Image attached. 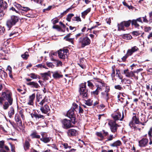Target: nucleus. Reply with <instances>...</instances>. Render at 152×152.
<instances>
[{
	"instance_id": "nucleus-1",
	"label": "nucleus",
	"mask_w": 152,
	"mask_h": 152,
	"mask_svg": "<svg viewBox=\"0 0 152 152\" xmlns=\"http://www.w3.org/2000/svg\"><path fill=\"white\" fill-rule=\"evenodd\" d=\"M86 83L81 84L79 90L80 96L84 98H86L88 96V90L86 88Z\"/></svg>"
},
{
	"instance_id": "nucleus-2",
	"label": "nucleus",
	"mask_w": 152,
	"mask_h": 152,
	"mask_svg": "<svg viewBox=\"0 0 152 152\" xmlns=\"http://www.w3.org/2000/svg\"><path fill=\"white\" fill-rule=\"evenodd\" d=\"M2 95L3 98L7 100L9 103L10 105H11L12 104L13 99L12 97L11 92L9 90L2 92Z\"/></svg>"
},
{
	"instance_id": "nucleus-3",
	"label": "nucleus",
	"mask_w": 152,
	"mask_h": 152,
	"mask_svg": "<svg viewBox=\"0 0 152 152\" xmlns=\"http://www.w3.org/2000/svg\"><path fill=\"white\" fill-rule=\"evenodd\" d=\"M78 42L82 48L90 44L91 41L87 37H81L79 39Z\"/></svg>"
},
{
	"instance_id": "nucleus-4",
	"label": "nucleus",
	"mask_w": 152,
	"mask_h": 152,
	"mask_svg": "<svg viewBox=\"0 0 152 152\" xmlns=\"http://www.w3.org/2000/svg\"><path fill=\"white\" fill-rule=\"evenodd\" d=\"M146 122H140L139 119L138 118H137L136 115L134 116L132 118V121H131L129 123V126L132 128V127H134V129H136L135 126V124H140L143 125H144Z\"/></svg>"
},
{
	"instance_id": "nucleus-5",
	"label": "nucleus",
	"mask_w": 152,
	"mask_h": 152,
	"mask_svg": "<svg viewBox=\"0 0 152 152\" xmlns=\"http://www.w3.org/2000/svg\"><path fill=\"white\" fill-rule=\"evenodd\" d=\"M18 19L17 17L15 16H11L10 19L8 20L7 22V27L10 28L12 26L14 25L18 21Z\"/></svg>"
},
{
	"instance_id": "nucleus-6",
	"label": "nucleus",
	"mask_w": 152,
	"mask_h": 152,
	"mask_svg": "<svg viewBox=\"0 0 152 152\" xmlns=\"http://www.w3.org/2000/svg\"><path fill=\"white\" fill-rule=\"evenodd\" d=\"M108 124L110 126V129L112 132L115 133L117 132V127L119 125L116 124L115 121L111 120L109 121Z\"/></svg>"
},
{
	"instance_id": "nucleus-7",
	"label": "nucleus",
	"mask_w": 152,
	"mask_h": 152,
	"mask_svg": "<svg viewBox=\"0 0 152 152\" xmlns=\"http://www.w3.org/2000/svg\"><path fill=\"white\" fill-rule=\"evenodd\" d=\"M68 52L66 49H61L58 51V56L61 59H64L66 57V55Z\"/></svg>"
},
{
	"instance_id": "nucleus-8",
	"label": "nucleus",
	"mask_w": 152,
	"mask_h": 152,
	"mask_svg": "<svg viewBox=\"0 0 152 152\" xmlns=\"http://www.w3.org/2000/svg\"><path fill=\"white\" fill-rule=\"evenodd\" d=\"M7 7V3L5 2H3V0H0V17H2L4 15L3 10Z\"/></svg>"
},
{
	"instance_id": "nucleus-9",
	"label": "nucleus",
	"mask_w": 152,
	"mask_h": 152,
	"mask_svg": "<svg viewBox=\"0 0 152 152\" xmlns=\"http://www.w3.org/2000/svg\"><path fill=\"white\" fill-rule=\"evenodd\" d=\"M148 139L143 138L139 141V146L142 148L148 146Z\"/></svg>"
},
{
	"instance_id": "nucleus-10",
	"label": "nucleus",
	"mask_w": 152,
	"mask_h": 152,
	"mask_svg": "<svg viewBox=\"0 0 152 152\" xmlns=\"http://www.w3.org/2000/svg\"><path fill=\"white\" fill-rule=\"evenodd\" d=\"M112 117L113 118L115 121L120 120L122 121L124 118V115H122V117H121V114L118 112L116 111L112 115Z\"/></svg>"
},
{
	"instance_id": "nucleus-11",
	"label": "nucleus",
	"mask_w": 152,
	"mask_h": 152,
	"mask_svg": "<svg viewBox=\"0 0 152 152\" xmlns=\"http://www.w3.org/2000/svg\"><path fill=\"white\" fill-rule=\"evenodd\" d=\"M63 127L65 129H69L72 127V124L69 120L65 119L62 121Z\"/></svg>"
},
{
	"instance_id": "nucleus-12",
	"label": "nucleus",
	"mask_w": 152,
	"mask_h": 152,
	"mask_svg": "<svg viewBox=\"0 0 152 152\" xmlns=\"http://www.w3.org/2000/svg\"><path fill=\"white\" fill-rule=\"evenodd\" d=\"M40 110L42 113L46 114L50 111L49 106L47 104L43 106H41Z\"/></svg>"
},
{
	"instance_id": "nucleus-13",
	"label": "nucleus",
	"mask_w": 152,
	"mask_h": 152,
	"mask_svg": "<svg viewBox=\"0 0 152 152\" xmlns=\"http://www.w3.org/2000/svg\"><path fill=\"white\" fill-rule=\"evenodd\" d=\"M67 134L69 136H76L78 134L77 131L75 129H71L69 130L67 132Z\"/></svg>"
},
{
	"instance_id": "nucleus-14",
	"label": "nucleus",
	"mask_w": 152,
	"mask_h": 152,
	"mask_svg": "<svg viewBox=\"0 0 152 152\" xmlns=\"http://www.w3.org/2000/svg\"><path fill=\"white\" fill-rule=\"evenodd\" d=\"M138 50V48L136 46H134L131 49H129L127 50L126 54L129 56L132 55L134 53L137 51Z\"/></svg>"
},
{
	"instance_id": "nucleus-15",
	"label": "nucleus",
	"mask_w": 152,
	"mask_h": 152,
	"mask_svg": "<svg viewBox=\"0 0 152 152\" xmlns=\"http://www.w3.org/2000/svg\"><path fill=\"white\" fill-rule=\"evenodd\" d=\"M67 116L69 118L75 119V115L74 114V110L73 109H71L69 110L67 114Z\"/></svg>"
},
{
	"instance_id": "nucleus-16",
	"label": "nucleus",
	"mask_w": 152,
	"mask_h": 152,
	"mask_svg": "<svg viewBox=\"0 0 152 152\" xmlns=\"http://www.w3.org/2000/svg\"><path fill=\"white\" fill-rule=\"evenodd\" d=\"M124 73L126 77H132L134 76V75L132 71H129L128 69H126L124 71Z\"/></svg>"
},
{
	"instance_id": "nucleus-17",
	"label": "nucleus",
	"mask_w": 152,
	"mask_h": 152,
	"mask_svg": "<svg viewBox=\"0 0 152 152\" xmlns=\"http://www.w3.org/2000/svg\"><path fill=\"white\" fill-rule=\"evenodd\" d=\"M53 74V76L55 79H58L63 76L60 72L58 71H56L54 72H52Z\"/></svg>"
},
{
	"instance_id": "nucleus-18",
	"label": "nucleus",
	"mask_w": 152,
	"mask_h": 152,
	"mask_svg": "<svg viewBox=\"0 0 152 152\" xmlns=\"http://www.w3.org/2000/svg\"><path fill=\"white\" fill-rule=\"evenodd\" d=\"M32 118L34 117L37 119H44L45 116L40 114H38L36 113H34L31 115Z\"/></svg>"
},
{
	"instance_id": "nucleus-19",
	"label": "nucleus",
	"mask_w": 152,
	"mask_h": 152,
	"mask_svg": "<svg viewBox=\"0 0 152 152\" xmlns=\"http://www.w3.org/2000/svg\"><path fill=\"white\" fill-rule=\"evenodd\" d=\"M35 94H33L29 96L28 102V104L30 105H32L33 104V101L35 98Z\"/></svg>"
},
{
	"instance_id": "nucleus-20",
	"label": "nucleus",
	"mask_w": 152,
	"mask_h": 152,
	"mask_svg": "<svg viewBox=\"0 0 152 152\" xmlns=\"http://www.w3.org/2000/svg\"><path fill=\"white\" fill-rule=\"evenodd\" d=\"M27 85L31 86L32 87L38 88L39 87L38 84L34 82H31L27 83Z\"/></svg>"
},
{
	"instance_id": "nucleus-21",
	"label": "nucleus",
	"mask_w": 152,
	"mask_h": 152,
	"mask_svg": "<svg viewBox=\"0 0 152 152\" xmlns=\"http://www.w3.org/2000/svg\"><path fill=\"white\" fill-rule=\"evenodd\" d=\"M102 97L105 99L107 102L109 99V93H107L104 92H102L101 93Z\"/></svg>"
},
{
	"instance_id": "nucleus-22",
	"label": "nucleus",
	"mask_w": 152,
	"mask_h": 152,
	"mask_svg": "<svg viewBox=\"0 0 152 152\" xmlns=\"http://www.w3.org/2000/svg\"><path fill=\"white\" fill-rule=\"evenodd\" d=\"M15 119L17 122H18L19 125L20 126L22 125V122L21 120L20 117L18 114H16L15 116Z\"/></svg>"
},
{
	"instance_id": "nucleus-23",
	"label": "nucleus",
	"mask_w": 152,
	"mask_h": 152,
	"mask_svg": "<svg viewBox=\"0 0 152 152\" xmlns=\"http://www.w3.org/2000/svg\"><path fill=\"white\" fill-rule=\"evenodd\" d=\"M4 146H5L4 141V140L0 141V152H7L4 149Z\"/></svg>"
},
{
	"instance_id": "nucleus-24",
	"label": "nucleus",
	"mask_w": 152,
	"mask_h": 152,
	"mask_svg": "<svg viewBox=\"0 0 152 152\" xmlns=\"http://www.w3.org/2000/svg\"><path fill=\"white\" fill-rule=\"evenodd\" d=\"M86 62L85 59L83 58H81L80 60V62L79 64V65L82 69H84L86 68L85 64H84L85 63L83 62Z\"/></svg>"
},
{
	"instance_id": "nucleus-25",
	"label": "nucleus",
	"mask_w": 152,
	"mask_h": 152,
	"mask_svg": "<svg viewBox=\"0 0 152 152\" xmlns=\"http://www.w3.org/2000/svg\"><path fill=\"white\" fill-rule=\"evenodd\" d=\"M48 97L45 96V98L41 100L39 103L40 106H42L43 104L46 102H48Z\"/></svg>"
},
{
	"instance_id": "nucleus-26",
	"label": "nucleus",
	"mask_w": 152,
	"mask_h": 152,
	"mask_svg": "<svg viewBox=\"0 0 152 152\" xmlns=\"http://www.w3.org/2000/svg\"><path fill=\"white\" fill-rule=\"evenodd\" d=\"M30 146V144L29 141L26 140L25 143L23 144V147L25 151H26L29 149Z\"/></svg>"
},
{
	"instance_id": "nucleus-27",
	"label": "nucleus",
	"mask_w": 152,
	"mask_h": 152,
	"mask_svg": "<svg viewBox=\"0 0 152 152\" xmlns=\"http://www.w3.org/2000/svg\"><path fill=\"white\" fill-rule=\"evenodd\" d=\"M121 144V142L120 140H118L114 142L113 143L111 144L110 145L112 147H117L120 146Z\"/></svg>"
},
{
	"instance_id": "nucleus-28",
	"label": "nucleus",
	"mask_w": 152,
	"mask_h": 152,
	"mask_svg": "<svg viewBox=\"0 0 152 152\" xmlns=\"http://www.w3.org/2000/svg\"><path fill=\"white\" fill-rule=\"evenodd\" d=\"M30 136L32 138L39 139L40 137L39 135L37 134V133L36 132H34L30 134Z\"/></svg>"
},
{
	"instance_id": "nucleus-29",
	"label": "nucleus",
	"mask_w": 152,
	"mask_h": 152,
	"mask_svg": "<svg viewBox=\"0 0 152 152\" xmlns=\"http://www.w3.org/2000/svg\"><path fill=\"white\" fill-rule=\"evenodd\" d=\"M14 114V110L13 108L11 107H10V110L8 113V116L10 118H11Z\"/></svg>"
},
{
	"instance_id": "nucleus-30",
	"label": "nucleus",
	"mask_w": 152,
	"mask_h": 152,
	"mask_svg": "<svg viewBox=\"0 0 152 152\" xmlns=\"http://www.w3.org/2000/svg\"><path fill=\"white\" fill-rule=\"evenodd\" d=\"M91 9L90 8H88L86 10L84 11L81 13L82 17L84 18H85V16L90 11Z\"/></svg>"
},
{
	"instance_id": "nucleus-31",
	"label": "nucleus",
	"mask_w": 152,
	"mask_h": 152,
	"mask_svg": "<svg viewBox=\"0 0 152 152\" xmlns=\"http://www.w3.org/2000/svg\"><path fill=\"white\" fill-rule=\"evenodd\" d=\"M118 31H120L121 30H124V27L125 26H124V23H123V22H122L120 24H118Z\"/></svg>"
},
{
	"instance_id": "nucleus-32",
	"label": "nucleus",
	"mask_w": 152,
	"mask_h": 152,
	"mask_svg": "<svg viewBox=\"0 0 152 152\" xmlns=\"http://www.w3.org/2000/svg\"><path fill=\"white\" fill-rule=\"evenodd\" d=\"M21 10L22 11L21 13L22 15L23 14L26 13L28 11L31 10L30 9L27 7H22L21 8Z\"/></svg>"
},
{
	"instance_id": "nucleus-33",
	"label": "nucleus",
	"mask_w": 152,
	"mask_h": 152,
	"mask_svg": "<svg viewBox=\"0 0 152 152\" xmlns=\"http://www.w3.org/2000/svg\"><path fill=\"white\" fill-rule=\"evenodd\" d=\"M51 139L50 137H43L40 139L41 141L45 143H47L50 141Z\"/></svg>"
},
{
	"instance_id": "nucleus-34",
	"label": "nucleus",
	"mask_w": 152,
	"mask_h": 152,
	"mask_svg": "<svg viewBox=\"0 0 152 152\" xmlns=\"http://www.w3.org/2000/svg\"><path fill=\"white\" fill-rule=\"evenodd\" d=\"M148 135L150 137V138L152 137V129L150 128L149 130L148 131ZM149 144L150 145L152 144V140H150V142H149Z\"/></svg>"
},
{
	"instance_id": "nucleus-35",
	"label": "nucleus",
	"mask_w": 152,
	"mask_h": 152,
	"mask_svg": "<svg viewBox=\"0 0 152 152\" xmlns=\"http://www.w3.org/2000/svg\"><path fill=\"white\" fill-rule=\"evenodd\" d=\"M93 82H94V81L92 80H89L87 81L88 86L90 88H92L94 87Z\"/></svg>"
},
{
	"instance_id": "nucleus-36",
	"label": "nucleus",
	"mask_w": 152,
	"mask_h": 152,
	"mask_svg": "<svg viewBox=\"0 0 152 152\" xmlns=\"http://www.w3.org/2000/svg\"><path fill=\"white\" fill-rule=\"evenodd\" d=\"M123 22V23H124L125 27H128L130 26V24L131 23V21L130 20H129L127 21H124Z\"/></svg>"
},
{
	"instance_id": "nucleus-37",
	"label": "nucleus",
	"mask_w": 152,
	"mask_h": 152,
	"mask_svg": "<svg viewBox=\"0 0 152 152\" xmlns=\"http://www.w3.org/2000/svg\"><path fill=\"white\" fill-rule=\"evenodd\" d=\"M28 56L29 55L27 52H26L23 54L21 55V57L23 59H26L28 58Z\"/></svg>"
},
{
	"instance_id": "nucleus-38",
	"label": "nucleus",
	"mask_w": 152,
	"mask_h": 152,
	"mask_svg": "<svg viewBox=\"0 0 152 152\" xmlns=\"http://www.w3.org/2000/svg\"><path fill=\"white\" fill-rule=\"evenodd\" d=\"M137 22V21L136 20H134L131 22L132 24L134 25L136 27H137L139 26V25Z\"/></svg>"
},
{
	"instance_id": "nucleus-39",
	"label": "nucleus",
	"mask_w": 152,
	"mask_h": 152,
	"mask_svg": "<svg viewBox=\"0 0 152 152\" xmlns=\"http://www.w3.org/2000/svg\"><path fill=\"white\" fill-rule=\"evenodd\" d=\"M96 134L98 137H100L101 139H104V136L103 135L102 132H96Z\"/></svg>"
},
{
	"instance_id": "nucleus-40",
	"label": "nucleus",
	"mask_w": 152,
	"mask_h": 152,
	"mask_svg": "<svg viewBox=\"0 0 152 152\" xmlns=\"http://www.w3.org/2000/svg\"><path fill=\"white\" fill-rule=\"evenodd\" d=\"M116 135L115 134L114 136H113V135H110V136L108 137L107 138V140H106L107 141H111L113 139L115 138L116 137Z\"/></svg>"
},
{
	"instance_id": "nucleus-41",
	"label": "nucleus",
	"mask_w": 152,
	"mask_h": 152,
	"mask_svg": "<svg viewBox=\"0 0 152 152\" xmlns=\"http://www.w3.org/2000/svg\"><path fill=\"white\" fill-rule=\"evenodd\" d=\"M10 104L9 103L7 102H4V104L3 105V108L4 110H7V109L9 107Z\"/></svg>"
},
{
	"instance_id": "nucleus-42",
	"label": "nucleus",
	"mask_w": 152,
	"mask_h": 152,
	"mask_svg": "<svg viewBox=\"0 0 152 152\" xmlns=\"http://www.w3.org/2000/svg\"><path fill=\"white\" fill-rule=\"evenodd\" d=\"M92 101L90 99H88L86 100L85 104L88 106H91L92 105Z\"/></svg>"
},
{
	"instance_id": "nucleus-43",
	"label": "nucleus",
	"mask_w": 152,
	"mask_h": 152,
	"mask_svg": "<svg viewBox=\"0 0 152 152\" xmlns=\"http://www.w3.org/2000/svg\"><path fill=\"white\" fill-rule=\"evenodd\" d=\"M74 16V15L73 14H69L66 18V20L69 22H70L71 18Z\"/></svg>"
},
{
	"instance_id": "nucleus-44",
	"label": "nucleus",
	"mask_w": 152,
	"mask_h": 152,
	"mask_svg": "<svg viewBox=\"0 0 152 152\" xmlns=\"http://www.w3.org/2000/svg\"><path fill=\"white\" fill-rule=\"evenodd\" d=\"M42 95L40 94H37L36 95V101L38 102H39L42 99Z\"/></svg>"
},
{
	"instance_id": "nucleus-45",
	"label": "nucleus",
	"mask_w": 152,
	"mask_h": 152,
	"mask_svg": "<svg viewBox=\"0 0 152 152\" xmlns=\"http://www.w3.org/2000/svg\"><path fill=\"white\" fill-rule=\"evenodd\" d=\"M46 64L47 66L49 68H53L54 67V65L51 62H47Z\"/></svg>"
},
{
	"instance_id": "nucleus-46",
	"label": "nucleus",
	"mask_w": 152,
	"mask_h": 152,
	"mask_svg": "<svg viewBox=\"0 0 152 152\" xmlns=\"http://www.w3.org/2000/svg\"><path fill=\"white\" fill-rule=\"evenodd\" d=\"M37 75L34 73H31L29 75V76L33 79L37 78Z\"/></svg>"
},
{
	"instance_id": "nucleus-47",
	"label": "nucleus",
	"mask_w": 152,
	"mask_h": 152,
	"mask_svg": "<svg viewBox=\"0 0 152 152\" xmlns=\"http://www.w3.org/2000/svg\"><path fill=\"white\" fill-rule=\"evenodd\" d=\"M123 4L124 5L127 7L129 9H132L133 7L132 6H129L125 2H123Z\"/></svg>"
},
{
	"instance_id": "nucleus-48",
	"label": "nucleus",
	"mask_w": 152,
	"mask_h": 152,
	"mask_svg": "<svg viewBox=\"0 0 152 152\" xmlns=\"http://www.w3.org/2000/svg\"><path fill=\"white\" fill-rule=\"evenodd\" d=\"M72 20L73 21H77V22L81 21V20L79 17H76L72 18Z\"/></svg>"
},
{
	"instance_id": "nucleus-49",
	"label": "nucleus",
	"mask_w": 152,
	"mask_h": 152,
	"mask_svg": "<svg viewBox=\"0 0 152 152\" xmlns=\"http://www.w3.org/2000/svg\"><path fill=\"white\" fill-rule=\"evenodd\" d=\"M121 82L122 83H127L129 84H130L131 82L130 80L125 79L122 80Z\"/></svg>"
},
{
	"instance_id": "nucleus-50",
	"label": "nucleus",
	"mask_w": 152,
	"mask_h": 152,
	"mask_svg": "<svg viewBox=\"0 0 152 152\" xmlns=\"http://www.w3.org/2000/svg\"><path fill=\"white\" fill-rule=\"evenodd\" d=\"M63 145L64 148L66 149H70L71 148V146H68L67 143H64L63 144Z\"/></svg>"
},
{
	"instance_id": "nucleus-51",
	"label": "nucleus",
	"mask_w": 152,
	"mask_h": 152,
	"mask_svg": "<svg viewBox=\"0 0 152 152\" xmlns=\"http://www.w3.org/2000/svg\"><path fill=\"white\" fill-rule=\"evenodd\" d=\"M74 39V38H67L66 39H65L66 41H68L69 42L71 43L72 44H73L74 43L73 40Z\"/></svg>"
},
{
	"instance_id": "nucleus-52",
	"label": "nucleus",
	"mask_w": 152,
	"mask_h": 152,
	"mask_svg": "<svg viewBox=\"0 0 152 152\" xmlns=\"http://www.w3.org/2000/svg\"><path fill=\"white\" fill-rule=\"evenodd\" d=\"M132 34L136 36H138L141 34L140 32L139 31H134L132 32Z\"/></svg>"
},
{
	"instance_id": "nucleus-53",
	"label": "nucleus",
	"mask_w": 152,
	"mask_h": 152,
	"mask_svg": "<svg viewBox=\"0 0 152 152\" xmlns=\"http://www.w3.org/2000/svg\"><path fill=\"white\" fill-rule=\"evenodd\" d=\"M36 3L37 4H40L41 5H42V0H31Z\"/></svg>"
},
{
	"instance_id": "nucleus-54",
	"label": "nucleus",
	"mask_w": 152,
	"mask_h": 152,
	"mask_svg": "<svg viewBox=\"0 0 152 152\" xmlns=\"http://www.w3.org/2000/svg\"><path fill=\"white\" fill-rule=\"evenodd\" d=\"M114 88L115 89H118L119 90H122L123 89V88L120 85H118L115 86Z\"/></svg>"
},
{
	"instance_id": "nucleus-55",
	"label": "nucleus",
	"mask_w": 152,
	"mask_h": 152,
	"mask_svg": "<svg viewBox=\"0 0 152 152\" xmlns=\"http://www.w3.org/2000/svg\"><path fill=\"white\" fill-rule=\"evenodd\" d=\"M151 29L150 27H145L144 28V30L146 32H149Z\"/></svg>"
},
{
	"instance_id": "nucleus-56",
	"label": "nucleus",
	"mask_w": 152,
	"mask_h": 152,
	"mask_svg": "<svg viewBox=\"0 0 152 152\" xmlns=\"http://www.w3.org/2000/svg\"><path fill=\"white\" fill-rule=\"evenodd\" d=\"M102 134L104 136V137L107 136L108 134V133L106 131H105L104 130H103L102 131Z\"/></svg>"
},
{
	"instance_id": "nucleus-57",
	"label": "nucleus",
	"mask_w": 152,
	"mask_h": 152,
	"mask_svg": "<svg viewBox=\"0 0 152 152\" xmlns=\"http://www.w3.org/2000/svg\"><path fill=\"white\" fill-rule=\"evenodd\" d=\"M110 90V87L109 86H106L105 89V91L104 92H106L107 93H108Z\"/></svg>"
},
{
	"instance_id": "nucleus-58",
	"label": "nucleus",
	"mask_w": 152,
	"mask_h": 152,
	"mask_svg": "<svg viewBox=\"0 0 152 152\" xmlns=\"http://www.w3.org/2000/svg\"><path fill=\"white\" fill-rule=\"evenodd\" d=\"M7 70L9 71V74H11L12 73V68L10 66H8L7 67Z\"/></svg>"
},
{
	"instance_id": "nucleus-59",
	"label": "nucleus",
	"mask_w": 152,
	"mask_h": 152,
	"mask_svg": "<svg viewBox=\"0 0 152 152\" xmlns=\"http://www.w3.org/2000/svg\"><path fill=\"white\" fill-rule=\"evenodd\" d=\"M83 109L80 106H79V113L80 114H82L83 112Z\"/></svg>"
},
{
	"instance_id": "nucleus-60",
	"label": "nucleus",
	"mask_w": 152,
	"mask_h": 152,
	"mask_svg": "<svg viewBox=\"0 0 152 152\" xmlns=\"http://www.w3.org/2000/svg\"><path fill=\"white\" fill-rule=\"evenodd\" d=\"M99 91H97L96 89L91 92L92 94H93L94 95H97L98 94Z\"/></svg>"
},
{
	"instance_id": "nucleus-61",
	"label": "nucleus",
	"mask_w": 152,
	"mask_h": 152,
	"mask_svg": "<svg viewBox=\"0 0 152 152\" xmlns=\"http://www.w3.org/2000/svg\"><path fill=\"white\" fill-rule=\"evenodd\" d=\"M78 107V105H77L76 103H74L72 104V107L73 110H75V109H76Z\"/></svg>"
},
{
	"instance_id": "nucleus-62",
	"label": "nucleus",
	"mask_w": 152,
	"mask_h": 152,
	"mask_svg": "<svg viewBox=\"0 0 152 152\" xmlns=\"http://www.w3.org/2000/svg\"><path fill=\"white\" fill-rule=\"evenodd\" d=\"M146 16H145L144 17H142V19H143V22L145 23H148V20L146 18Z\"/></svg>"
},
{
	"instance_id": "nucleus-63",
	"label": "nucleus",
	"mask_w": 152,
	"mask_h": 152,
	"mask_svg": "<svg viewBox=\"0 0 152 152\" xmlns=\"http://www.w3.org/2000/svg\"><path fill=\"white\" fill-rule=\"evenodd\" d=\"M128 57V56L126 54L123 58H122V59L123 61H125L126 59Z\"/></svg>"
},
{
	"instance_id": "nucleus-64",
	"label": "nucleus",
	"mask_w": 152,
	"mask_h": 152,
	"mask_svg": "<svg viewBox=\"0 0 152 152\" xmlns=\"http://www.w3.org/2000/svg\"><path fill=\"white\" fill-rule=\"evenodd\" d=\"M76 150V149L72 148L69 151H66V152H75Z\"/></svg>"
}]
</instances>
